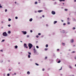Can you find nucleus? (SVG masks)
<instances>
[{"label": "nucleus", "instance_id": "nucleus-20", "mask_svg": "<svg viewBox=\"0 0 76 76\" xmlns=\"http://www.w3.org/2000/svg\"><path fill=\"white\" fill-rule=\"evenodd\" d=\"M60 62H61V61H60V60L58 62V63H60Z\"/></svg>", "mask_w": 76, "mask_h": 76}, {"label": "nucleus", "instance_id": "nucleus-42", "mask_svg": "<svg viewBox=\"0 0 76 76\" xmlns=\"http://www.w3.org/2000/svg\"><path fill=\"white\" fill-rule=\"evenodd\" d=\"M73 29H75V27H73Z\"/></svg>", "mask_w": 76, "mask_h": 76}, {"label": "nucleus", "instance_id": "nucleus-10", "mask_svg": "<svg viewBox=\"0 0 76 76\" xmlns=\"http://www.w3.org/2000/svg\"><path fill=\"white\" fill-rule=\"evenodd\" d=\"M57 21H54L53 22V23L54 24H56V23H57Z\"/></svg>", "mask_w": 76, "mask_h": 76}, {"label": "nucleus", "instance_id": "nucleus-41", "mask_svg": "<svg viewBox=\"0 0 76 76\" xmlns=\"http://www.w3.org/2000/svg\"><path fill=\"white\" fill-rule=\"evenodd\" d=\"M38 37H39V36H38L37 35V36H36V37L37 38H38Z\"/></svg>", "mask_w": 76, "mask_h": 76}, {"label": "nucleus", "instance_id": "nucleus-9", "mask_svg": "<svg viewBox=\"0 0 76 76\" xmlns=\"http://www.w3.org/2000/svg\"><path fill=\"white\" fill-rule=\"evenodd\" d=\"M60 2L61 1H65L66 0H59Z\"/></svg>", "mask_w": 76, "mask_h": 76}, {"label": "nucleus", "instance_id": "nucleus-39", "mask_svg": "<svg viewBox=\"0 0 76 76\" xmlns=\"http://www.w3.org/2000/svg\"><path fill=\"white\" fill-rule=\"evenodd\" d=\"M75 60H76V56H75Z\"/></svg>", "mask_w": 76, "mask_h": 76}, {"label": "nucleus", "instance_id": "nucleus-16", "mask_svg": "<svg viewBox=\"0 0 76 76\" xmlns=\"http://www.w3.org/2000/svg\"><path fill=\"white\" fill-rule=\"evenodd\" d=\"M45 47L46 48H47V47H48V44H47L46 45Z\"/></svg>", "mask_w": 76, "mask_h": 76}, {"label": "nucleus", "instance_id": "nucleus-23", "mask_svg": "<svg viewBox=\"0 0 76 76\" xmlns=\"http://www.w3.org/2000/svg\"><path fill=\"white\" fill-rule=\"evenodd\" d=\"M48 50V49H47V48L45 49V51H47V50Z\"/></svg>", "mask_w": 76, "mask_h": 76}, {"label": "nucleus", "instance_id": "nucleus-53", "mask_svg": "<svg viewBox=\"0 0 76 76\" xmlns=\"http://www.w3.org/2000/svg\"><path fill=\"white\" fill-rule=\"evenodd\" d=\"M8 62H10V61L8 60Z\"/></svg>", "mask_w": 76, "mask_h": 76}, {"label": "nucleus", "instance_id": "nucleus-8", "mask_svg": "<svg viewBox=\"0 0 76 76\" xmlns=\"http://www.w3.org/2000/svg\"><path fill=\"white\" fill-rule=\"evenodd\" d=\"M41 12H42V10H38V12H39V13H41Z\"/></svg>", "mask_w": 76, "mask_h": 76}, {"label": "nucleus", "instance_id": "nucleus-21", "mask_svg": "<svg viewBox=\"0 0 76 76\" xmlns=\"http://www.w3.org/2000/svg\"><path fill=\"white\" fill-rule=\"evenodd\" d=\"M35 64H36V66H39V64H38L37 63H35Z\"/></svg>", "mask_w": 76, "mask_h": 76}, {"label": "nucleus", "instance_id": "nucleus-59", "mask_svg": "<svg viewBox=\"0 0 76 76\" xmlns=\"http://www.w3.org/2000/svg\"><path fill=\"white\" fill-rule=\"evenodd\" d=\"M61 21L62 22H63V20H61Z\"/></svg>", "mask_w": 76, "mask_h": 76}, {"label": "nucleus", "instance_id": "nucleus-36", "mask_svg": "<svg viewBox=\"0 0 76 76\" xmlns=\"http://www.w3.org/2000/svg\"><path fill=\"white\" fill-rule=\"evenodd\" d=\"M64 10H65V11H67V9H65Z\"/></svg>", "mask_w": 76, "mask_h": 76}, {"label": "nucleus", "instance_id": "nucleus-25", "mask_svg": "<svg viewBox=\"0 0 76 76\" xmlns=\"http://www.w3.org/2000/svg\"><path fill=\"white\" fill-rule=\"evenodd\" d=\"M1 8H2V7H2V6H1V4H0V8H1Z\"/></svg>", "mask_w": 76, "mask_h": 76}, {"label": "nucleus", "instance_id": "nucleus-4", "mask_svg": "<svg viewBox=\"0 0 76 76\" xmlns=\"http://www.w3.org/2000/svg\"><path fill=\"white\" fill-rule=\"evenodd\" d=\"M34 54H37V51H36V49H35V48H34Z\"/></svg>", "mask_w": 76, "mask_h": 76}, {"label": "nucleus", "instance_id": "nucleus-33", "mask_svg": "<svg viewBox=\"0 0 76 76\" xmlns=\"http://www.w3.org/2000/svg\"><path fill=\"white\" fill-rule=\"evenodd\" d=\"M63 25H64V26L66 25V23H64L63 24Z\"/></svg>", "mask_w": 76, "mask_h": 76}, {"label": "nucleus", "instance_id": "nucleus-47", "mask_svg": "<svg viewBox=\"0 0 76 76\" xmlns=\"http://www.w3.org/2000/svg\"><path fill=\"white\" fill-rule=\"evenodd\" d=\"M1 52H3V50H1Z\"/></svg>", "mask_w": 76, "mask_h": 76}, {"label": "nucleus", "instance_id": "nucleus-14", "mask_svg": "<svg viewBox=\"0 0 76 76\" xmlns=\"http://www.w3.org/2000/svg\"><path fill=\"white\" fill-rule=\"evenodd\" d=\"M15 48H18V46L16 45L15 46Z\"/></svg>", "mask_w": 76, "mask_h": 76}, {"label": "nucleus", "instance_id": "nucleus-34", "mask_svg": "<svg viewBox=\"0 0 76 76\" xmlns=\"http://www.w3.org/2000/svg\"><path fill=\"white\" fill-rule=\"evenodd\" d=\"M5 12H7V9H6L5 10Z\"/></svg>", "mask_w": 76, "mask_h": 76}, {"label": "nucleus", "instance_id": "nucleus-58", "mask_svg": "<svg viewBox=\"0 0 76 76\" xmlns=\"http://www.w3.org/2000/svg\"><path fill=\"white\" fill-rule=\"evenodd\" d=\"M63 31L64 32V31Z\"/></svg>", "mask_w": 76, "mask_h": 76}, {"label": "nucleus", "instance_id": "nucleus-48", "mask_svg": "<svg viewBox=\"0 0 76 76\" xmlns=\"http://www.w3.org/2000/svg\"><path fill=\"white\" fill-rule=\"evenodd\" d=\"M57 51H59V49H57Z\"/></svg>", "mask_w": 76, "mask_h": 76}, {"label": "nucleus", "instance_id": "nucleus-6", "mask_svg": "<svg viewBox=\"0 0 76 76\" xmlns=\"http://www.w3.org/2000/svg\"><path fill=\"white\" fill-rule=\"evenodd\" d=\"M74 41L73 40V39H72L71 40V42L72 43H73V42Z\"/></svg>", "mask_w": 76, "mask_h": 76}, {"label": "nucleus", "instance_id": "nucleus-56", "mask_svg": "<svg viewBox=\"0 0 76 76\" xmlns=\"http://www.w3.org/2000/svg\"><path fill=\"white\" fill-rule=\"evenodd\" d=\"M20 42H22V41H20Z\"/></svg>", "mask_w": 76, "mask_h": 76}, {"label": "nucleus", "instance_id": "nucleus-13", "mask_svg": "<svg viewBox=\"0 0 76 76\" xmlns=\"http://www.w3.org/2000/svg\"><path fill=\"white\" fill-rule=\"evenodd\" d=\"M27 75H29V74H30V72H29V71L27 72Z\"/></svg>", "mask_w": 76, "mask_h": 76}, {"label": "nucleus", "instance_id": "nucleus-35", "mask_svg": "<svg viewBox=\"0 0 76 76\" xmlns=\"http://www.w3.org/2000/svg\"><path fill=\"white\" fill-rule=\"evenodd\" d=\"M8 26H9V27H10V25L9 24V25H8Z\"/></svg>", "mask_w": 76, "mask_h": 76}, {"label": "nucleus", "instance_id": "nucleus-15", "mask_svg": "<svg viewBox=\"0 0 76 76\" xmlns=\"http://www.w3.org/2000/svg\"><path fill=\"white\" fill-rule=\"evenodd\" d=\"M28 54H29V55H31V53L28 52Z\"/></svg>", "mask_w": 76, "mask_h": 76}, {"label": "nucleus", "instance_id": "nucleus-5", "mask_svg": "<svg viewBox=\"0 0 76 76\" xmlns=\"http://www.w3.org/2000/svg\"><path fill=\"white\" fill-rule=\"evenodd\" d=\"M24 47L26 48H28V47L26 46V44L24 43Z\"/></svg>", "mask_w": 76, "mask_h": 76}, {"label": "nucleus", "instance_id": "nucleus-46", "mask_svg": "<svg viewBox=\"0 0 76 76\" xmlns=\"http://www.w3.org/2000/svg\"><path fill=\"white\" fill-rule=\"evenodd\" d=\"M27 38H28V37H29V35H27Z\"/></svg>", "mask_w": 76, "mask_h": 76}, {"label": "nucleus", "instance_id": "nucleus-27", "mask_svg": "<svg viewBox=\"0 0 76 76\" xmlns=\"http://www.w3.org/2000/svg\"><path fill=\"white\" fill-rule=\"evenodd\" d=\"M75 53V52L73 51L71 52V53Z\"/></svg>", "mask_w": 76, "mask_h": 76}, {"label": "nucleus", "instance_id": "nucleus-29", "mask_svg": "<svg viewBox=\"0 0 76 76\" xmlns=\"http://www.w3.org/2000/svg\"><path fill=\"white\" fill-rule=\"evenodd\" d=\"M8 20H9V21H10V20H11V19L9 18L8 19Z\"/></svg>", "mask_w": 76, "mask_h": 76}, {"label": "nucleus", "instance_id": "nucleus-3", "mask_svg": "<svg viewBox=\"0 0 76 76\" xmlns=\"http://www.w3.org/2000/svg\"><path fill=\"white\" fill-rule=\"evenodd\" d=\"M51 13L52 15H55V14H56V12L54 11H52L51 12Z\"/></svg>", "mask_w": 76, "mask_h": 76}, {"label": "nucleus", "instance_id": "nucleus-43", "mask_svg": "<svg viewBox=\"0 0 76 76\" xmlns=\"http://www.w3.org/2000/svg\"><path fill=\"white\" fill-rule=\"evenodd\" d=\"M69 19H70V18H67V20H69Z\"/></svg>", "mask_w": 76, "mask_h": 76}, {"label": "nucleus", "instance_id": "nucleus-44", "mask_svg": "<svg viewBox=\"0 0 76 76\" xmlns=\"http://www.w3.org/2000/svg\"><path fill=\"white\" fill-rule=\"evenodd\" d=\"M14 75H16V74L15 73L14 74Z\"/></svg>", "mask_w": 76, "mask_h": 76}, {"label": "nucleus", "instance_id": "nucleus-54", "mask_svg": "<svg viewBox=\"0 0 76 76\" xmlns=\"http://www.w3.org/2000/svg\"><path fill=\"white\" fill-rule=\"evenodd\" d=\"M46 26H48V25L47 24L46 25Z\"/></svg>", "mask_w": 76, "mask_h": 76}, {"label": "nucleus", "instance_id": "nucleus-31", "mask_svg": "<svg viewBox=\"0 0 76 76\" xmlns=\"http://www.w3.org/2000/svg\"><path fill=\"white\" fill-rule=\"evenodd\" d=\"M18 17H15V19H18Z\"/></svg>", "mask_w": 76, "mask_h": 76}, {"label": "nucleus", "instance_id": "nucleus-52", "mask_svg": "<svg viewBox=\"0 0 76 76\" xmlns=\"http://www.w3.org/2000/svg\"><path fill=\"white\" fill-rule=\"evenodd\" d=\"M15 4H16V2L15 1Z\"/></svg>", "mask_w": 76, "mask_h": 76}, {"label": "nucleus", "instance_id": "nucleus-22", "mask_svg": "<svg viewBox=\"0 0 76 76\" xmlns=\"http://www.w3.org/2000/svg\"><path fill=\"white\" fill-rule=\"evenodd\" d=\"M8 33V34H10V33H11V32H10V31H9Z\"/></svg>", "mask_w": 76, "mask_h": 76}, {"label": "nucleus", "instance_id": "nucleus-57", "mask_svg": "<svg viewBox=\"0 0 76 76\" xmlns=\"http://www.w3.org/2000/svg\"><path fill=\"white\" fill-rule=\"evenodd\" d=\"M63 4H64V3H63Z\"/></svg>", "mask_w": 76, "mask_h": 76}, {"label": "nucleus", "instance_id": "nucleus-63", "mask_svg": "<svg viewBox=\"0 0 76 76\" xmlns=\"http://www.w3.org/2000/svg\"><path fill=\"white\" fill-rule=\"evenodd\" d=\"M75 45H74V47H75Z\"/></svg>", "mask_w": 76, "mask_h": 76}, {"label": "nucleus", "instance_id": "nucleus-30", "mask_svg": "<svg viewBox=\"0 0 76 76\" xmlns=\"http://www.w3.org/2000/svg\"><path fill=\"white\" fill-rule=\"evenodd\" d=\"M69 68H71V69H72V66H69Z\"/></svg>", "mask_w": 76, "mask_h": 76}, {"label": "nucleus", "instance_id": "nucleus-45", "mask_svg": "<svg viewBox=\"0 0 76 76\" xmlns=\"http://www.w3.org/2000/svg\"><path fill=\"white\" fill-rule=\"evenodd\" d=\"M30 32H32V30H31L30 31Z\"/></svg>", "mask_w": 76, "mask_h": 76}, {"label": "nucleus", "instance_id": "nucleus-24", "mask_svg": "<svg viewBox=\"0 0 76 76\" xmlns=\"http://www.w3.org/2000/svg\"><path fill=\"white\" fill-rule=\"evenodd\" d=\"M67 24H68V25H69V24H70V22H68L67 23Z\"/></svg>", "mask_w": 76, "mask_h": 76}, {"label": "nucleus", "instance_id": "nucleus-49", "mask_svg": "<svg viewBox=\"0 0 76 76\" xmlns=\"http://www.w3.org/2000/svg\"><path fill=\"white\" fill-rule=\"evenodd\" d=\"M42 17H43V18H44V15H43L42 16Z\"/></svg>", "mask_w": 76, "mask_h": 76}, {"label": "nucleus", "instance_id": "nucleus-1", "mask_svg": "<svg viewBox=\"0 0 76 76\" xmlns=\"http://www.w3.org/2000/svg\"><path fill=\"white\" fill-rule=\"evenodd\" d=\"M28 47H29V49H31L33 47V45L31 43H29L28 44Z\"/></svg>", "mask_w": 76, "mask_h": 76}, {"label": "nucleus", "instance_id": "nucleus-60", "mask_svg": "<svg viewBox=\"0 0 76 76\" xmlns=\"http://www.w3.org/2000/svg\"><path fill=\"white\" fill-rule=\"evenodd\" d=\"M18 64H20V63H18Z\"/></svg>", "mask_w": 76, "mask_h": 76}, {"label": "nucleus", "instance_id": "nucleus-2", "mask_svg": "<svg viewBox=\"0 0 76 76\" xmlns=\"http://www.w3.org/2000/svg\"><path fill=\"white\" fill-rule=\"evenodd\" d=\"M3 35L4 37H6V36H7V34L6 32H4L3 33Z\"/></svg>", "mask_w": 76, "mask_h": 76}, {"label": "nucleus", "instance_id": "nucleus-32", "mask_svg": "<svg viewBox=\"0 0 76 76\" xmlns=\"http://www.w3.org/2000/svg\"><path fill=\"white\" fill-rule=\"evenodd\" d=\"M38 35H41V33H38Z\"/></svg>", "mask_w": 76, "mask_h": 76}, {"label": "nucleus", "instance_id": "nucleus-61", "mask_svg": "<svg viewBox=\"0 0 76 76\" xmlns=\"http://www.w3.org/2000/svg\"><path fill=\"white\" fill-rule=\"evenodd\" d=\"M69 51H70V50H69Z\"/></svg>", "mask_w": 76, "mask_h": 76}, {"label": "nucleus", "instance_id": "nucleus-38", "mask_svg": "<svg viewBox=\"0 0 76 76\" xmlns=\"http://www.w3.org/2000/svg\"><path fill=\"white\" fill-rule=\"evenodd\" d=\"M61 69H62V67H61V68L59 69V70H61Z\"/></svg>", "mask_w": 76, "mask_h": 76}, {"label": "nucleus", "instance_id": "nucleus-51", "mask_svg": "<svg viewBox=\"0 0 76 76\" xmlns=\"http://www.w3.org/2000/svg\"><path fill=\"white\" fill-rule=\"evenodd\" d=\"M9 71H11V69H9Z\"/></svg>", "mask_w": 76, "mask_h": 76}, {"label": "nucleus", "instance_id": "nucleus-55", "mask_svg": "<svg viewBox=\"0 0 76 76\" xmlns=\"http://www.w3.org/2000/svg\"><path fill=\"white\" fill-rule=\"evenodd\" d=\"M75 66L76 67V64L75 65Z\"/></svg>", "mask_w": 76, "mask_h": 76}, {"label": "nucleus", "instance_id": "nucleus-17", "mask_svg": "<svg viewBox=\"0 0 76 76\" xmlns=\"http://www.w3.org/2000/svg\"><path fill=\"white\" fill-rule=\"evenodd\" d=\"M28 58H30V57H31V56H30L29 55H28Z\"/></svg>", "mask_w": 76, "mask_h": 76}, {"label": "nucleus", "instance_id": "nucleus-12", "mask_svg": "<svg viewBox=\"0 0 76 76\" xmlns=\"http://www.w3.org/2000/svg\"><path fill=\"white\" fill-rule=\"evenodd\" d=\"M30 22H32V18H31L29 20Z\"/></svg>", "mask_w": 76, "mask_h": 76}, {"label": "nucleus", "instance_id": "nucleus-50", "mask_svg": "<svg viewBox=\"0 0 76 76\" xmlns=\"http://www.w3.org/2000/svg\"><path fill=\"white\" fill-rule=\"evenodd\" d=\"M74 2H76V0H74Z\"/></svg>", "mask_w": 76, "mask_h": 76}, {"label": "nucleus", "instance_id": "nucleus-28", "mask_svg": "<svg viewBox=\"0 0 76 76\" xmlns=\"http://www.w3.org/2000/svg\"><path fill=\"white\" fill-rule=\"evenodd\" d=\"M36 48H39V47H38V46H36Z\"/></svg>", "mask_w": 76, "mask_h": 76}, {"label": "nucleus", "instance_id": "nucleus-18", "mask_svg": "<svg viewBox=\"0 0 76 76\" xmlns=\"http://www.w3.org/2000/svg\"><path fill=\"white\" fill-rule=\"evenodd\" d=\"M38 3L37 2H35L34 3V4H37Z\"/></svg>", "mask_w": 76, "mask_h": 76}, {"label": "nucleus", "instance_id": "nucleus-11", "mask_svg": "<svg viewBox=\"0 0 76 76\" xmlns=\"http://www.w3.org/2000/svg\"><path fill=\"white\" fill-rule=\"evenodd\" d=\"M23 34L24 35H25L26 34V32L24 31L23 32Z\"/></svg>", "mask_w": 76, "mask_h": 76}, {"label": "nucleus", "instance_id": "nucleus-37", "mask_svg": "<svg viewBox=\"0 0 76 76\" xmlns=\"http://www.w3.org/2000/svg\"><path fill=\"white\" fill-rule=\"evenodd\" d=\"M7 76H10V74H7Z\"/></svg>", "mask_w": 76, "mask_h": 76}, {"label": "nucleus", "instance_id": "nucleus-40", "mask_svg": "<svg viewBox=\"0 0 76 76\" xmlns=\"http://www.w3.org/2000/svg\"><path fill=\"white\" fill-rule=\"evenodd\" d=\"M45 70V69H42V71H44Z\"/></svg>", "mask_w": 76, "mask_h": 76}, {"label": "nucleus", "instance_id": "nucleus-26", "mask_svg": "<svg viewBox=\"0 0 76 76\" xmlns=\"http://www.w3.org/2000/svg\"><path fill=\"white\" fill-rule=\"evenodd\" d=\"M47 57H45V60L46 59H47Z\"/></svg>", "mask_w": 76, "mask_h": 76}, {"label": "nucleus", "instance_id": "nucleus-19", "mask_svg": "<svg viewBox=\"0 0 76 76\" xmlns=\"http://www.w3.org/2000/svg\"><path fill=\"white\" fill-rule=\"evenodd\" d=\"M4 41H5V40H4V39L2 40V41H1V42H4Z\"/></svg>", "mask_w": 76, "mask_h": 76}, {"label": "nucleus", "instance_id": "nucleus-64", "mask_svg": "<svg viewBox=\"0 0 76 76\" xmlns=\"http://www.w3.org/2000/svg\"><path fill=\"white\" fill-rule=\"evenodd\" d=\"M38 0V1H40V0Z\"/></svg>", "mask_w": 76, "mask_h": 76}, {"label": "nucleus", "instance_id": "nucleus-7", "mask_svg": "<svg viewBox=\"0 0 76 76\" xmlns=\"http://www.w3.org/2000/svg\"><path fill=\"white\" fill-rule=\"evenodd\" d=\"M62 44L63 46H64L65 45V43H62Z\"/></svg>", "mask_w": 76, "mask_h": 76}, {"label": "nucleus", "instance_id": "nucleus-62", "mask_svg": "<svg viewBox=\"0 0 76 76\" xmlns=\"http://www.w3.org/2000/svg\"><path fill=\"white\" fill-rule=\"evenodd\" d=\"M1 23H3V22H2Z\"/></svg>", "mask_w": 76, "mask_h": 76}]
</instances>
